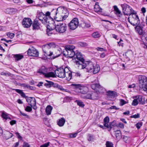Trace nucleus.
I'll return each mask as SVG.
<instances>
[{"label":"nucleus","mask_w":147,"mask_h":147,"mask_svg":"<svg viewBox=\"0 0 147 147\" xmlns=\"http://www.w3.org/2000/svg\"><path fill=\"white\" fill-rule=\"evenodd\" d=\"M113 8L115 11L116 12V14H120L121 13V11L119 10L117 6H114Z\"/></svg>","instance_id":"40"},{"label":"nucleus","mask_w":147,"mask_h":147,"mask_svg":"<svg viewBox=\"0 0 147 147\" xmlns=\"http://www.w3.org/2000/svg\"><path fill=\"white\" fill-rule=\"evenodd\" d=\"M57 88L60 90H63L64 89L63 88L62 86L58 84V86H57Z\"/></svg>","instance_id":"58"},{"label":"nucleus","mask_w":147,"mask_h":147,"mask_svg":"<svg viewBox=\"0 0 147 147\" xmlns=\"http://www.w3.org/2000/svg\"><path fill=\"white\" fill-rule=\"evenodd\" d=\"M118 126L121 128H123L124 127V125L121 123H119Z\"/></svg>","instance_id":"64"},{"label":"nucleus","mask_w":147,"mask_h":147,"mask_svg":"<svg viewBox=\"0 0 147 147\" xmlns=\"http://www.w3.org/2000/svg\"><path fill=\"white\" fill-rule=\"evenodd\" d=\"M55 28L57 32L63 33L66 30L67 25L65 23H59L55 26Z\"/></svg>","instance_id":"6"},{"label":"nucleus","mask_w":147,"mask_h":147,"mask_svg":"<svg viewBox=\"0 0 147 147\" xmlns=\"http://www.w3.org/2000/svg\"><path fill=\"white\" fill-rule=\"evenodd\" d=\"M53 107L51 105H48L46 109V113L47 115H50L51 114Z\"/></svg>","instance_id":"25"},{"label":"nucleus","mask_w":147,"mask_h":147,"mask_svg":"<svg viewBox=\"0 0 147 147\" xmlns=\"http://www.w3.org/2000/svg\"><path fill=\"white\" fill-rule=\"evenodd\" d=\"M71 86L75 89V91L79 93V90H80L81 88H83V85L80 84H72Z\"/></svg>","instance_id":"21"},{"label":"nucleus","mask_w":147,"mask_h":147,"mask_svg":"<svg viewBox=\"0 0 147 147\" xmlns=\"http://www.w3.org/2000/svg\"><path fill=\"white\" fill-rule=\"evenodd\" d=\"M135 98L138 101L140 104H144V100L142 96L138 95L135 96Z\"/></svg>","instance_id":"23"},{"label":"nucleus","mask_w":147,"mask_h":147,"mask_svg":"<svg viewBox=\"0 0 147 147\" xmlns=\"http://www.w3.org/2000/svg\"><path fill=\"white\" fill-rule=\"evenodd\" d=\"M75 102L77 103L78 105L81 107H83L84 106V105L83 103V102L81 100H76Z\"/></svg>","instance_id":"37"},{"label":"nucleus","mask_w":147,"mask_h":147,"mask_svg":"<svg viewBox=\"0 0 147 147\" xmlns=\"http://www.w3.org/2000/svg\"><path fill=\"white\" fill-rule=\"evenodd\" d=\"M110 109H115V110H118L119 108H117L115 106H113L111 107L110 108Z\"/></svg>","instance_id":"63"},{"label":"nucleus","mask_w":147,"mask_h":147,"mask_svg":"<svg viewBox=\"0 0 147 147\" xmlns=\"http://www.w3.org/2000/svg\"><path fill=\"white\" fill-rule=\"evenodd\" d=\"M129 138V137L126 136H124L123 138V140L125 142H127V141Z\"/></svg>","instance_id":"56"},{"label":"nucleus","mask_w":147,"mask_h":147,"mask_svg":"<svg viewBox=\"0 0 147 147\" xmlns=\"http://www.w3.org/2000/svg\"><path fill=\"white\" fill-rule=\"evenodd\" d=\"M131 24L134 26H135L137 25H139L140 23V20L138 15L136 14H133L131 15Z\"/></svg>","instance_id":"10"},{"label":"nucleus","mask_w":147,"mask_h":147,"mask_svg":"<svg viewBox=\"0 0 147 147\" xmlns=\"http://www.w3.org/2000/svg\"><path fill=\"white\" fill-rule=\"evenodd\" d=\"M88 88L84 86L83 88H81L80 90L79 91V93H81L84 95L86 93L87 91Z\"/></svg>","instance_id":"27"},{"label":"nucleus","mask_w":147,"mask_h":147,"mask_svg":"<svg viewBox=\"0 0 147 147\" xmlns=\"http://www.w3.org/2000/svg\"><path fill=\"white\" fill-rule=\"evenodd\" d=\"M51 14L52 17L57 21L65 20L68 15L66 8L62 6L59 7L56 9H53L51 11Z\"/></svg>","instance_id":"1"},{"label":"nucleus","mask_w":147,"mask_h":147,"mask_svg":"<svg viewBox=\"0 0 147 147\" xmlns=\"http://www.w3.org/2000/svg\"><path fill=\"white\" fill-rule=\"evenodd\" d=\"M92 36L94 38H99L101 36V35L98 32H96L92 33Z\"/></svg>","instance_id":"30"},{"label":"nucleus","mask_w":147,"mask_h":147,"mask_svg":"<svg viewBox=\"0 0 147 147\" xmlns=\"http://www.w3.org/2000/svg\"><path fill=\"white\" fill-rule=\"evenodd\" d=\"M115 125V123L114 122H111L109 123V131L110 130L111 128L112 127L114 126Z\"/></svg>","instance_id":"54"},{"label":"nucleus","mask_w":147,"mask_h":147,"mask_svg":"<svg viewBox=\"0 0 147 147\" xmlns=\"http://www.w3.org/2000/svg\"><path fill=\"white\" fill-rule=\"evenodd\" d=\"M62 50L60 48H55V51L53 52V55L52 56L53 58L55 59L59 56L62 53Z\"/></svg>","instance_id":"18"},{"label":"nucleus","mask_w":147,"mask_h":147,"mask_svg":"<svg viewBox=\"0 0 147 147\" xmlns=\"http://www.w3.org/2000/svg\"><path fill=\"white\" fill-rule=\"evenodd\" d=\"M138 86L139 88L147 91V77L144 76H140L138 78Z\"/></svg>","instance_id":"4"},{"label":"nucleus","mask_w":147,"mask_h":147,"mask_svg":"<svg viewBox=\"0 0 147 147\" xmlns=\"http://www.w3.org/2000/svg\"><path fill=\"white\" fill-rule=\"evenodd\" d=\"M74 58H76L78 61H75L76 64H79L80 66L81 64H82L84 62V59L81 53L78 51H76L75 55V57Z\"/></svg>","instance_id":"8"},{"label":"nucleus","mask_w":147,"mask_h":147,"mask_svg":"<svg viewBox=\"0 0 147 147\" xmlns=\"http://www.w3.org/2000/svg\"><path fill=\"white\" fill-rule=\"evenodd\" d=\"M109 118L108 117H106L104 119V122L109 123Z\"/></svg>","instance_id":"52"},{"label":"nucleus","mask_w":147,"mask_h":147,"mask_svg":"<svg viewBox=\"0 0 147 147\" xmlns=\"http://www.w3.org/2000/svg\"><path fill=\"white\" fill-rule=\"evenodd\" d=\"M32 24V21L31 19L29 18H24L22 22V24L24 28H28Z\"/></svg>","instance_id":"13"},{"label":"nucleus","mask_w":147,"mask_h":147,"mask_svg":"<svg viewBox=\"0 0 147 147\" xmlns=\"http://www.w3.org/2000/svg\"><path fill=\"white\" fill-rule=\"evenodd\" d=\"M140 117V115L139 114L137 113V114H135L134 115L131 116L130 117L132 118H138Z\"/></svg>","instance_id":"46"},{"label":"nucleus","mask_w":147,"mask_h":147,"mask_svg":"<svg viewBox=\"0 0 147 147\" xmlns=\"http://www.w3.org/2000/svg\"><path fill=\"white\" fill-rule=\"evenodd\" d=\"M80 66L82 69L86 68L87 72H92L94 74L98 72L100 69L98 65L94 66L93 63L90 61H86L85 63L84 62L82 64H81Z\"/></svg>","instance_id":"2"},{"label":"nucleus","mask_w":147,"mask_h":147,"mask_svg":"<svg viewBox=\"0 0 147 147\" xmlns=\"http://www.w3.org/2000/svg\"><path fill=\"white\" fill-rule=\"evenodd\" d=\"M68 69L67 67H65L64 68L62 67H60L57 68L55 70V72L57 76L60 78H64L66 76V71L68 70Z\"/></svg>","instance_id":"5"},{"label":"nucleus","mask_w":147,"mask_h":147,"mask_svg":"<svg viewBox=\"0 0 147 147\" xmlns=\"http://www.w3.org/2000/svg\"><path fill=\"white\" fill-rule=\"evenodd\" d=\"M106 147H113V143L109 141L106 142Z\"/></svg>","instance_id":"41"},{"label":"nucleus","mask_w":147,"mask_h":147,"mask_svg":"<svg viewBox=\"0 0 147 147\" xmlns=\"http://www.w3.org/2000/svg\"><path fill=\"white\" fill-rule=\"evenodd\" d=\"M127 103L126 101L123 99H121L120 100V105L121 106H123V105Z\"/></svg>","instance_id":"48"},{"label":"nucleus","mask_w":147,"mask_h":147,"mask_svg":"<svg viewBox=\"0 0 147 147\" xmlns=\"http://www.w3.org/2000/svg\"><path fill=\"white\" fill-rule=\"evenodd\" d=\"M80 46L82 47H85L87 46V44L85 42H80Z\"/></svg>","instance_id":"57"},{"label":"nucleus","mask_w":147,"mask_h":147,"mask_svg":"<svg viewBox=\"0 0 147 147\" xmlns=\"http://www.w3.org/2000/svg\"><path fill=\"white\" fill-rule=\"evenodd\" d=\"M14 34L12 33L9 32L7 34V36L11 39L13 38L14 36Z\"/></svg>","instance_id":"42"},{"label":"nucleus","mask_w":147,"mask_h":147,"mask_svg":"<svg viewBox=\"0 0 147 147\" xmlns=\"http://www.w3.org/2000/svg\"><path fill=\"white\" fill-rule=\"evenodd\" d=\"M79 24L78 20L77 18H74L68 24L69 28L71 30H74L78 26Z\"/></svg>","instance_id":"7"},{"label":"nucleus","mask_w":147,"mask_h":147,"mask_svg":"<svg viewBox=\"0 0 147 147\" xmlns=\"http://www.w3.org/2000/svg\"><path fill=\"white\" fill-rule=\"evenodd\" d=\"M65 121V119L63 118H61L59 120V121L57 123L58 125L60 127L63 126Z\"/></svg>","instance_id":"26"},{"label":"nucleus","mask_w":147,"mask_h":147,"mask_svg":"<svg viewBox=\"0 0 147 147\" xmlns=\"http://www.w3.org/2000/svg\"><path fill=\"white\" fill-rule=\"evenodd\" d=\"M51 49L49 48V46L48 45H45L42 48V50L45 56H51L53 55V52L51 51Z\"/></svg>","instance_id":"9"},{"label":"nucleus","mask_w":147,"mask_h":147,"mask_svg":"<svg viewBox=\"0 0 147 147\" xmlns=\"http://www.w3.org/2000/svg\"><path fill=\"white\" fill-rule=\"evenodd\" d=\"M121 6L122 8V12L123 14L127 16L129 15L130 6L126 3L121 4Z\"/></svg>","instance_id":"15"},{"label":"nucleus","mask_w":147,"mask_h":147,"mask_svg":"<svg viewBox=\"0 0 147 147\" xmlns=\"http://www.w3.org/2000/svg\"><path fill=\"white\" fill-rule=\"evenodd\" d=\"M37 16L39 20L41 22H43L44 20L46 22H47V20L46 18V16L42 12H40L38 13Z\"/></svg>","instance_id":"20"},{"label":"nucleus","mask_w":147,"mask_h":147,"mask_svg":"<svg viewBox=\"0 0 147 147\" xmlns=\"http://www.w3.org/2000/svg\"><path fill=\"white\" fill-rule=\"evenodd\" d=\"M78 132H76L74 134H69V137L71 138H75L77 135Z\"/></svg>","instance_id":"43"},{"label":"nucleus","mask_w":147,"mask_h":147,"mask_svg":"<svg viewBox=\"0 0 147 147\" xmlns=\"http://www.w3.org/2000/svg\"><path fill=\"white\" fill-rule=\"evenodd\" d=\"M30 145L28 143L24 142L23 147H30Z\"/></svg>","instance_id":"59"},{"label":"nucleus","mask_w":147,"mask_h":147,"mask_svg":"<svg viewBox=\"0 0 147 147\" xmlns=\"http://www.w3.org/2000/svg\"><path fill=\"white\" fill-rule=\"evenodd\" d=\"M32 24L33 30H37L40 28V24L38 21L36 19L34 20Z\"/></svg>","instance_id":"19"},{"label":"nucleus","mask_w":147,"mask_h":147,"mask_svg":"<svg viewBox=\"0 0 147 147\" xmlns=\"http://www.w3.org/2000/svg\"><path fill=\"white\" fill-rule=\"evenodd\" d=\"M92 100H96L98 98V93L96 92L92 93L91 94Z\"/></svg>","instance_id":"29"},{"label":"nucleus","mask_w":147,"mask_h":147,"mask_svg":"<svg viewBox=\"0 0 147 147\" xmlns=\"http://www.w3.org/2000/svg\"><path fill=\"white\" fill-rule=\"evenodd\" d=\"M135 28L136 32H137L139 35H143L144 34L143 32V25L139 24L135 26Z\"/></svg>","instance_id":"17"},{"label":"nucleus","mask_w":147,"mask_h":147,"mask_svg":"<svg viewBox=\"0 0 147 147\" xmlns=\"http://www.w3.org/2000/svg\"><path fill=\"white\" fill-rule=\"evenodd\" d=\"M91 87L92 89L99 93H104L105 91V88L101 87L99 84H92Z\"/></svg>","instance_id":"11"},{"label":"nucleus","mask_w":147,"mask_h":147,"mask_svg":"<svg viewBox=\"0 0 147 147\" xmlns=\"http://www.w3.org/2000/svg\"><path fill=\"white\" fill-rule=\"evenodd\" d=\"M100 7L98 5V3H96L95 4V6L94 7V9L95 11L97 12H98L99 11L100 12Z\"/></svg>","instance_id":"39"},{"label":"nucleus","mask_w":147,"mask_h":147,"mask_svg":"<svg viewBox=\"0 0 147 147\" xmlns=\"http://www.w3.org/2000/svg\"><path fill=\"white\" fill-rule=\"evenodd\" d=\"M50 15L51 13L49 11H47L46 13L45 14V15L46 16V18H47V20L48 19L47 18V16H48L49 17L51 18Z\"/></svg>","instance_id":"55"},{"label":"nucleus","mask_w":147,"mask_h":147,"mask_svg":"<svg viewBox=\"0 0 147 147\" xmlns=\"http://www.w3.org/2000/svg\"><path fill=\"white\" fill-rule=\"evenodd\" d=\"M81 96L82 98L84 99H92L91 94H86V93L84 95H81Z\"/></svg>","instance_id":"32"},{"label":"nucleus","mask_w":147,"mask_h":147,"mask_svg":"<svg viewBox=\"0 0 147 147\" xmlns=\"http://www.w3.org/2000/svg\"><path fill=\"white\" fill-rule=\"evenodd\" d=\"M142 122H140L136 124V126L138 129H139L140 127L142 125Z\"/></svg>","instance_id":"45"},{"label":"nucleus","mask_w":147,"mask_h":147,"mask_svg":"<svg viewBox=\"0 0 147 147\" xmlns=\"http://www.w3.org/2000/svg\"><path fill=\"white\" fill-rule=\"evenodd\" d=\"M31 106H27L25 110L27 112H30L32 110V108Z\"/></svg>","instance_id":"49"},{"label":"nucleus","mask_w":147,"mask_h":147,"mask_svg":"<svg viewBox=\"0 0 147 147\" xmlns=\"http://www.w3.org/2000/svg\"><path fill=\"white\" fill-rule=\"evenodd\" d=\"M1 116L3 118L6 120L7 119H10L8 115V114L4 112H3L2 113Z\"/></svg>","instance_id":"36"},{"label":"nucleus","mask_w":147,"mask_h":147,"mask_svg":"<svg viewBox=\"0 0 147 147\" xmlns=\"http://www.w3.org/2000/svg\"><path fill=\"white\" fill-rule=\"evenodd\" d=\"M94 140V136L90 134H88L87 136V140L89 142L93 141Z\"/></svg>","instance_id":"35"},{"label":"nucleus","mask_w":147,"mask_h":147,"mask_svg":"<svg viewBox=\"0 0 147 147\" xmlns=\"http://www.w3.org/2000/svg\"><path fill=\"white\" fill-rule=\"evenodd\" d=\"M27 54L30 56L37 57L38 56L39 53L35 49L32 47L28 50Z\"/></svg>","instance_id":"12"},{"label":"nucleus","mask_w":147,"mask_h":147,"mask_svg":"<svg viewBox=\"0 0 147 147\" xmlns=\"http://www.w3.org/2000/svg\"><path fill=\"white\" fill-rule=\"evenodd\" d=\"M1 75H4L5 76H9L10 74V73H8L7 72H2L1 73Z\"/></svg>","instance_id":"50"},{"label":"nucleus","mask_w":147,"mask_h":147,"mask_svg":"<svg viewBox=\"0 0 147 147\" xmlns=\"http://www.w3.org/2000/svg\"><path fill=\"white\" fill-rule=\"evenodd\" d=\"M29 85L27 84H22V86L23 87H26L27 88H28Z\"/></svg>","instance_id":"62"},{"label":"nucleus","mask_w":147,"mask_h":147,"mask_svg":"<svg viewBox=\"0 0 147 147\" xmlns=\"http://www.w3.org/2000/svg\"><path fill=\"white\" fill-rule=\"evenodd\" d=\"M16 121L15 120H12L10 122V124L12 125L14 124H16Z\"/></svg>","instance_id":"61"},{"label":"nucleus","mask_w":147,"mask_h":147,"mask_svg":"<svg viewBox=\"0 0 147 147\" xmlns=\"http://www.w3.org/2000/svg\"><path fill=\"white\" fill-rule=\"evenodd\" d=\"M50 142H48L40 146V147H48L49 145Z\"/></svg>","instance_id":"51"},{"label":"nucleus","mask_w":147,"mask_h":147,"mask_svg":"<svg viewBox=\"0 0 147 147\" xmlns=\"http://www.w3.org/2000/svg\"><path fill=\"white\" fill-rule=\"evenodd\" d=\"M138 104V101L137 100L136 98V99H134L132 103V105L135 106L137 105Z\"/></svg>","instance_id":"44"},{"label":"nucleus","mask_w":147,"mask_h":147,"mask_svg":"<svg viewBox=\"0 0 147 147\" xmlns=\"http://www.w3.org/2000/svg\"><path fill=\"white\" fill-rule=\"evenodd\" d=\"M73 76H75L76 77H80L81 75V74H80V73L77 72L75 73L74 72H73Z\"/></svg>","instance_id":"53"},{"label":"nucleus","mask_w":147,"mask_h":147,"mask_svg":"<svg viewBox=\"0 0 147 147\" xmlns=\"http://www.w3.org/2000/svg\"><path fill=\"white\" fill-rule=\"evenodd\" d=\"M133 14H136L135 13L134 11L130 7L129 8V16H130V15H131Z\"/></svg>","instance_id":"47"},{"label":"nucleus","mask_w":147,"mask_h":147,"mask_svg":"<svg viewBox=\"0 0 147 147\" xmlns=\"http://www.w3.org/2000/svg\"><path fill=\"white\" fill-rule=\"evenodd\" d=\"M109 123H104V126L105 127H106L107 128H108V129H109V125L108 124Z\"/></svg>","instance_id":"60"},{"label":"nucleus","mask_w":147,"mask_h":147,"mask_svg":"<svg viewBox=\"0 0 147 147\" xmlns=\"http://www.w3.org/2000/svg\"><path fill=\"white\" fill-rule=\"evenodd\" d=\"M116 137L117 139H119L121 138V133L120 130H117L115 132Z\"/></svg>","instance_id":"33"},{"label":"nucleus","mask_w":147,"mask_h":147,"mask_svg":"<svg viewBox=\"0 0 147 147\" xmlns=\"http://www.w3.org/2000/svg\"><path fill=\"white\" fill-rule=\"evenodd\" d=\"M47 72V69L44 66L42 67L38 70V72L41 74H43L44 75Z\"/></svg>","instance_id":"22"},{"label":"nucleus","mask_w":147,"mask_h":147,"mask_svg":"<svg viewBox=\"0 0 147 147\" xmlns=\"http://www.w3.org/2000/svg\"><path fill=\"white\" fill-rule=\"evenodd\" d=\"M75 47L72 45L67 46L63 51V54L66 57L74 58L76 51L74 50Z\"/></svg>","instance_id":"3"},{"label":"nucleus","mask_w":147,"mask_h":147,"mask_svg":"<svg viewBox=\"0 0 147 147\" xmlns=\"http://www.w3.org/2000/svg\"><path fill=\"white\" fill-rule=\"evenodd\" d=\"M26 101L29 105H30L34 109H36V100L34 98L30 97L27 98Z\"/></svg>","instance_id":"14"},{"label":"nucleus","mask_w":147,"mask_h":147,"mask_svg":"<svg viewBox=\"0 0 147 147\" xmlns=\"http://www.w3.org/2000/svg\"><path fill=\"white\" fill-rule=\"evenodd\" d=\"M16 92L20 94L21 96L24 98H26L27 96L25 95V94L22 92V90L18 89H13Z\"/></svg>","instance_id":"28"},{"label":"nucleus","mask_w":147,"mask_h":147,"mask_svg":"<svg viewBox=\"0 0 147 147\" xmlns=\"http://www.w3.org/2000/svg\"><path fill=\"white\" fill-rule=\"evenodd\" d=\"M47 83L44 84V85L47 88H50L52 86L53 82L52 81L46 80Z\"/></svg>","instance_id":"31"},{"label":"nucleus","mask_w":147,"mask_h":147,"mask_svg":"<svg viewBox=\"0 0 147 147\" xmlns=\"http://www.w3.org/2000/svg\"><path fill=\"white\" fill-rule=\"evenodd\" d=\"M45 76L47 78L53 77L54 78L56 77L55 72H50L47 73L45 74Z\"/></svg>","instance_id":"24"},{"label":"nucleus","mask_w":147,"mask_h":147,"mask_svg":"<svg viewBox=\"0 0 147 147\" xmlns=\"http://www.w3.org/2000/svg\"><path fill=\"white\" fill-rule=\"evenodd\" d=\"M107 98L109 100H113L117 95L116 92L111 91H108L107 92Z\"/></svg>","instance_id":"16"},{"label":"nucleus","mask_w":147,"mask_h":147,"mask_svg":"<svg viewBox=\"0 0 147 147\" xmlns=\"http://www.w3.org/2000/svg\"><path fill=\"white\" fill-rule=\"evenodd\" d=\"M13 136V135L12 133L9 132H7L5 136V138L6 139H8L9 138H12Z\"/></svg>","instance_id":"38"},{"label":"nucleus","mask_w":147,"mask_h":147,"mask_svg":"<svg viewBox=\"0 0 147 147\" xmlns=\"http://www.w3.org/2000/svg\"><path fill=\"white\" fill-rule=\"evenodd\" d=\"M23 55L20 54H16L14 55V58L16 61H18L23 58Z\"/></svg>","instance_id":"34"}]
</instances>
